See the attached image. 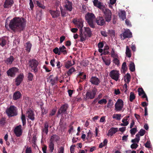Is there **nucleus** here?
Wrapping results in <instances>:
<instances>
[{
    "label": "nucleus",
    "instance_id": "5701e85b",
    "mask_svg": "<svg viewBox=\"0 0 153 153\" xmlns=\"http://www.w3.org/2000/svg\"><path fill=\"white\" fill-rule=\"evenodd\" d=\"M68 106L67 104H65L63 105L60 108L59 110L58 111V114H60L62 113H64L67 110Z\"/></svg>",
    "mask_w": 153,
    "mask_h": 153
},
{
    "label": "nucleus",
    "instance_id": "423d86ee",
    "mask_svg": "<svg viewBox=\"0 0 153 153\" xmlns=\"http://www.w3.org/2000/svg\"><path fill=\"white\" fill-rule=\"evenodd\" d=\"M103 13L104 14V17L105 21L109 22L111 18V11L108 9L104 8L103 9Z\"/></svg>",
    "mask_w": 153,
    "mask_h": 153
},
{
    "label": "nucleus",
    "instance_id": "09e8293b",
    "mask_svg": "<svg viewBox=\"0 0 153 153\" xmlns=\"http://www.w3.org/2000/svg\"><path fill=\"white\" fill-rule=\"evenodd\" d=\"M21 119L22 121L23 125H25L26 124V119L25 115L22 113V114Z\"/></svg>",
    "mask_w": 153,
    "mask_h": 153
},
{
    "label": "nucleus",
    "instance_id": "f704fd0d",
    "mask_svg": "<svg viewBox=\"0 0 153 153\" xmlns=\"http://www.w3.org/2000/svg\"><path fill=\"white\" fill-rule=\"evenodd\" d=\"M111 56L113 58L118 57L117 54L115 51V50L114 48H112L111 51Z\"/></svg>",
    "mask_w": 153,
    "mask_h": 153
},
{
    "label": "nucleus",
    "instance_id": "ea45409f",
    "mask_svg": "<svg viewBox=\"0 0 153 153\" xmlns=\"http://www.w3.org/2000/svg\"><path fill=\"white\" fill-rule=\"evenodd\" d=\"M48 123H45V124L44 128L43 130V132L45 133L46 134H47L48 133Z\"/></svg>",
    "mask_w": 153,
    "mask_h": 153
},
{
    "label": "nucleus",
    "instance_id": "bb28decb",
    "mask_svg": "<svg viewBox=\"0 0 153 153\" xmlns=\"http://www.w3.org/2000/svg\"><path fill=\"white\" fill-rule=\"evenodd\" d=\"M138 94L139 96H141L143 95L142 97L143 98H146V100L148 101V98L147 97L144 92L143 89L142 88H139L138 89Z\"/></svg>",
    "mask_w": 153,
    "mask_h": 153
},
{
    "label": "nucleus",
    "instance_id": "774afa93",
    "mask_svg": "<svg viewBox=\"0 0 153 153\" xmlns=\"http://www.w3.org/2000/svg\"><path fill=\"white\" fill-rule=\"evenodd\" d=\"M101 33L102 36H104L106 37L107 36V33L105 31H101Z\"/></svg>",
    "mask_w": 153,
    "mask_h": 153
},
{
    "label": "nucleus",
    "instance_id": "7c9ffc66",
    "mask_svg": "<svg viewBox=\"0 0 153 153\" xmlns=\"http://www.w3.org/2000/svg\"><path fill=\"white\" fill-rule=\"evenodd\" d=\"M118 15L120 18L123 20H124L126 18V12L124 11H121L119 13Z\"/></svg>",
    "mask_w": 153,
    "mask_h": 153
},
{
    "label": "nucleus",
    "instance_id": "a211bd4d",
    "mask_svg": "<svg viewBox=\"0 0 153 153\" xmlns=\"http://www.w3.org/2000/svg\"><path fill=\"white\" fill-rule=\"evenodd\" d=\"M14 1L13 0H6L4 5V8H8L10 7L13 4Z\"/></svg>",
    "mask_w": 153,
    "mask_h": 153
},
{
    "label": "nucleus",
    "instance_id": "9b49d317",
    "mask_svg": "<svg viewBox=\"0 0 153 153\" xmlns=\"http://www.w3.org/2000/svg\"><path fill=\"white\" fill-rule=\"evenodd\" d=\"M18 71V69L17 68H13L7 71V74L8 76L11 77H13L15 76Z\"/></svg>",
    "mask_w": 153,
    "mask_h": 153
},
{
    "label": "nucleus",
    "instance_id": "412c9836",
    "mask_svg": "<svg viewBox=\"0 0 153 153\" xmlns=\"http://www.w3.org/2000/svg\"><path fill=\"white\" fill-rule=\"evenodd\" d=\"M26 115L31 120H33L34 119V115L33 111L31 109L28 110Z\"/></svg>",
    "mask_w": 153,
    "mask_h": 153
},
{
    "label": "nucleus",
    "instance_id": "13d9d810",
    "mask_svg": "<svg viewBox=\"0 0 153 153\" xmlns=\"http://www.w3.org/2000/svg\"><path fill=\"white\" fill-rule=\"evenodd\" d=\"M145 146L147 148H150L151 147V145L150 141H148L145 145Z\"/></svg>",
    "mask_w": 153,
    "mask_h": 153
},
{
    "label": "nucleus",
    "instance_id": "1a4fd4ad",
    "mask_svg": "<svg viewBox=\"0 0 153 153\" xmlns=\"http://www.w3.org/2000/svg\"><path fill=\"white\" fill-rule=\"evenodd\" d=\"M97 92V90L94 88L91 91L88 92L86 94V98L92 99L94 98Z\"/></svg>",
    "mask_w": 153,
    "mask_h": 153
},
{
    "label": "nucleus",
    "instance_id": "603ef678",
    "mask_svg": "<svg viewBox=\"0 0 153 153\" xmlns=\"http://www.w3.org/2000/svg\"><path fill=\"white\" fill-rule=\"evenodd\" d=\"M107 100L105 99H103L99 101L98 103L100 104H105L107 103Z\"/></svg>",
    "mask_w": 153,
    "mask_h": 153
},
{
    "label": "nucleus",
    "instance_id": "4c0bfd02",
    "mask_svg": "<svg viewBox=\"0 0 153 153\" xmlns=\"http://www.w3.org/2000/svg\"><path fill=\"white\" fill-rule=\"evenodd\" d=\"M52 76H50L49 78V80H50L51 83L52 85H54L55 83L56 82L57 80V76L54 78L53 79L52 78Z\"/></svg>",
    "mask_w": 153,
    "mask_h": 153
},
{
    "label": "nucleus",
    "instance_id": "052dcab7",
    "mask_svg": "<svg viewBox=\"0 0 153 153\" xmlns=\"http://www.w3.org/2000/svg\"><path fill=\"white\" fill-rule=\"evenodd\" d=\"M60 9L62 16H64L65 15L66 13V11L65 10H63L61 8Z\"/></svg>",
    "mask_w": 153,
    "mask_h": 153
},
{
    "label": "nucleus",
    "instance_id": "9d476101",
    "mask_svg": "<svg viewBox=\"0 0 153 153\" xmlns=\"http://www.w3.org/2000/svg\"><path fill=\"white\" fill-rule=\"evenodd\" d=\"M57 136L56 135L52 136L51 137L50 143L49 145V147L50 152H52L54 149V144L53 142L55 141V138Z\"/></svg>",
    "mask_w": 153,
    "mask_h": 153
},
{
    "label": "nucleus",
    "instance_id": "8fccbe9b",
    "mask_svg": "<svg viewBox=\"0 0 153 153\" xmlns=\"http://www.w3.org/2000/svg\"><path fill=\"white\" fill-rule=\"evenodd\" d=\"M137 131V127L131 128L130 130V132L132 135H134Z\"/></svg>",
    "mask_w": 153,
    "mask_h": 153
},
{
    "label": "nucleus",
    "instance_id": "0e129e2a",
    "mask_svg": "<svg viewBox=\"0 0 153 153\" xmlns=\"http://www.w3.org/2000/svg\"><path fill=\"white\" fill-rule=\"evenodd\" d=\"M31 148L27 147L25 151V153H31Z\"/></svg>",
    "mask_w": 153,
    "mask_h": 153
},
{
    "label": "nucleus",
    "instance_id": "0eeeda50",
    "mask_svg": "<svg viewBox=\"0 0 153 153\" xmlns=\"http://www.w3.org/2000/svg\"><path fill=\"white\" fill-rule=\"evenodd\" d=\"M109 75L112 79L117 81L119 79L120 74L119 71L116 70H113L110 72Z\"/></svg>",
    "mask_w": 153,
    "mask_h": 153
},
{
    "label": "nucleus",
    "instance_id": "69168bd1",
    "mask_svg": "<svg viewBox=\"0 0 153 153\" xmlns=\"http://www.w3.org/2000/svg\"><path fill=\"white\" fill-rule=\"evenodd\" d=\"M122 69L123 70H125L127 68L125 62H124L123 63L122 65Z\"/></svg>",
    "mask_w": 153,
    "mask_h": 153
},
{
    "label": "nucleus",
    "instance_id": "72a5a7b5",
    "mask_svg": "<svg viewBox=\"0 0 153 153\" xmlns=\"http://www.w3.org/2000/svg\"><path fill=\"white\" fill-rule=\"evenodd\" d=\"M126 56L128 58H130L131 56V51L128 46H126Z\"/></svg>",
    "mask_w": 153,
    "mask_h": 153
},
{
    "label": "nucleus",
    "instance_id": "c85d7f7f",
    "mask_svg": "<svg viewBox=\"0 0 153 153\" xmlns=\"http://www.w3.org/2000/svg\"><path fill=\"white\" fill-rule=\"evenodd\" d=\"M7 39L8 38L6 37H4L0 39V45L2 47L6 45Z\"/></svg>",
    "mask_w": 153,
    "mask_h": 153
},
{
    "label": "nucleus",
    "instance_id": "39448f33",
    "mask_svg": "<svg viewBox=\"0 0 153 153\" xmlns=\"http://www.w3.org/2000/svg\"><path fill=\"white\" fill-rule=\"evenodd\" d=\"M16 108L14 106H11L7 109L6 113L8 116L10 117L16 115L17 114Z\"/></svg>",
    "mask_w": 153,
    "mask_h": 153
},
{
    "label": "nucleus",
    "instance_id": "ddd939ff",
    "mask_svg": "<svg viewBox=\"0 0 153 153\" xmlns=\"http://www.w3.org/2000/svg\"><path fill=\"white\" fill-rule=\"evenodd\" d=\"M22 126L19 125L17 126L14 129L15 134L17 137H19L22 133V131L21 129Z\"/></svg>",
    "mask_w": 153,
    "mask_h": 153
},
{
    "label": "nucleus",
    "instance_id": "338daca9",
    "mask_svg": "<svg viewBox=\"0 0 153 153\" xmlns=\"http://www.w3.org/2000/svg\"><path fill=\"white\" fill-rule=\"evenodd\" d=\"M29 4L30 8L31 9H32L34 7V5L32 1V0H30Z\"/></svg>",
    "mask_w": 153,
    "mask_h": 153
},
{
    "label": "nucleus",
    "instance_id": "e433bc0d",
    "mask_svg": "<svg viewBox=\"0 0 153 153\" xmlns=\"http://www.w3.org/2000/svg\"><path fill=\"white\" fill-rule=\"evenodd\" d=\"M121 115L120 114H114L113 115L112 117L117 120H120L121 118Z\"/></svg>",
    "mask_w": 153,
    "mask_h": 153
},
{
    "label": "nucleus",
    "instance_id": "cd10ccee",
    "mask_svg": "<svg viewBox=\"0 0 153 153\" xmlns=\"http://www.w3.org/2000/svg\"><path fill=\"white\" fill-rule=\"evenodd\" d=\"M75 64V62L74 60H73V62L71 61H68L65 62V67L68 69Z\"/></svg>",
    "mask_w": 153,
    "mask_h": 153
},
{
    "label": "nucleus",
    "instance_id": "58836bf2",
    "mask_svg": "<svg viewBox=\"0 0 153 153\" xmlns=\"http://www.w3.org/2000/svg\"><path fill=\"white\" fill-rule=\"evenodd\" d=\"M60 52H62L64 54L67 53V51L66 50V48L64 45H62V47L59 48Z\"/></svg>",
    "mask_w": 153,
    "mask_h": 153
},
{
    "label": "nucleus",
    "instance_id": "a18cd8bd",
    "mask_svg": "<svg viewBox=\"0 0 153 153\" xmlns=\"http://www.w3.org/2000/svg\"><path fill=\"white\" fill-rule=\"evenodd\" d=\"M75 71V69L74 68L72 67L69 69L67 72V74L68 76H70Z\"/></svg>",
    "mask_w": 153,
    "mask_h": 153
},
{
    "label": "nucleus",
    "instance_id": "a19ab883",
    "mask_svg": "<svg viewBox=\"0 0 153 153\" xmlns=\"http://www.w3.org/2000/svg\"><path fill=\"white\" fill-rule=\"evenodd\" d=\"M113 105V102L112 100L110 99L108 101L107 107L108 108H112Z\"/></svg>",
    "mask_w": 153,
    "mask_h": 153
},
{
    "label": "nucleus",
    "instance_id": "f3484780",
    "mask_svg": "<svg viewBox=\"0 0 153 153\" xmlns=\"http://www.w3.org/2000/svg\"><path fill=\"white\" fill-rule=\"evenodd\" d=\"M24 78V75L23 74H20L19 75L16 79V84L17 85H19L20 84Z\"/></svg>",
    "mask_w": 153,
    "mask_h": 153
},
{
    "label": "nucleus",
    "instance_id": "864d4df0",
    "mask_svg": "<svg viewBox=\"0 0 153 153\" xmlns=\"http://www.w3.org/2000/svg\"><path fill=\"white\" fill-rule=\"evenodd\" d=\"M53 52L56 54H58L59 55H60V54L59 50L57 47L56 48L53 50Z\"/></svg>",
    "mask_w": 153,
    "mask_h": 153
},
{
    "label": "nucleus",
    "instance_id": "6ab92c4d",
    "mask_svg": "<svg viewBox=\"0 0 153 153\" xmlns=\"http://www.w3.org/2000/svg\"><path fill=\"white\" fill-rule=\"evenodd\" d=\"M123 39L127 38H130L132 36V33L128 29L126 30L123 33Z\"/></svg>",
    "mask_w": 153,
    "mask_h": 153
},
{
    "label": "nucleus",
    "instance_id": "4d7b16f0",
    "mask_svg": "<svg viewBox=\"0 0 153 153\" xmlns=\"http://www.w3.org/2000/svg\"><path fill=\"white\" fill-rule=\"evenodd\" d=\"M146 132L143 129H141L140 131L139 132V135L142 136L144 135Z\"/></svg>",
    "mask_w": 153,
    "mask_h": 153
},
{
    "label": "nucleus",
    "instance_id": "f03ea898",
    "mask_svg": "<svg viewBox=\"0 0 153 153\" xmlns=\"http://www.w3.org/2000/svg\"><path fill=\"white\" fill-rule=\"evenodd\" d=\"M79 32V36L82 42L85 40L87 37H91L92 34L90 28L87 27H84L83 32L82 28H80Z\"/></svg>",
    "mask_w": 153,
    "mask_h": 153
},
{
    "label": "nucleus",
    "instance_id": "2f4dec72",
    "mask_svg": "<svg viewBox=\"0 0 153 153\" xmlns=\"http://www.w3.org/2000/svg\"><path fill=\"white\" fill-rule=\"evenodd\" d=\"M21 96V94L19 91L15 92L13 95V98L14 100H16L19 98Z\"/></svg>",
    "mask_w": 153,
    "mask_h": 153
},
{
    "label": "nucleus",
    "instance_id": "4be33fe9",
    "mask_svg": "<svg viewBox=\"0 0 153 153\" xmlns=\"http://www.w3.org/2000/svg\"><path fill=\"white\" fill-rule=\"evenodd\" d=\"M90 82L91 83L96 85H98L100 82V80L98 78L93 76L90 79Z\"/></svg>",
    "mask_w": 153,
    "mask_h": 153
},
{
    "label": "nucleus",
    "instance_id": "a878e982",
    "mask_svg": "<svg viewBox=\"0 0 153 153\" xmlns=\"http://www.w3.org/2000/svg\"><path fill=\"white\" fill-rule=\"evenodd\" d=\"M51 15L53 18H55L58 17L60 14V12L59 11H53L50 10L49 11Z\"/></svg>",
    "mask_w": 153,
    "mask_h": 153
},
{
    "label": "nucleus",
    "instance_id": "473e14b6",
    "mask_svg": "<svg viewBox=\"0 0 153 153\" xmlns=\"http://www.w3.org/2000/svg\"><path fill=\"white\" fill-rule=\"evenodd\" d=\"M140 140V137L139 134H137L136 135V137L134 139L131 140V142L134 143H138Z\"/></svg>",
    "mask_w": 153,
    "mask_h": 153
},
{
    "label": "nucleus",
    "instance_id": "2eb2a0df",
    "mask_svg": "<svg viewBox=\"0 0 153 153\" xmlns=\"http://www.w3.org/2000/svg\"><path fill=\"white\" fill-rule=\"evenodd\" d=\"M102 59L105 64L107 66H109L111 64V60L110 58L107 56H102Z\"/></svg>",
    "mask_w": 153,
    "mask_h": 153
},
{
    "label": "nucleus",
    "instance_id": "dca6fc26",
    "mask_svg": "<svg viewBox=\"0 0 153 153\" xmlns=\"http://www.w3.org/2000/svg\"><path fill=\"white\" fill-rule=\"evenodd\" d=\"M129 116L125 117L122 120V122L123 123L120 124V126H127L129 123Z\"/></svg>",
    "mask_w": 153,
    "mask_h": 153
},
{
    "label": "nucleus",
    "instance_id": "393cba45",
    "mask_svg": "<svg viewBox=\"0 0 153 153\" xmlns=\"http://www.w3.org/2000/svg\"><path fill=\"white\" fill-rule=\"evenodd\" d=\"M65 3V7L67 10L70 11H71L72 9V3L68 0H66Z\"/></svg>",
    "mask_w": 153,
    "mask_h": 153
},
{
    "label": "nucleus",
    "instance_id": "c9c22d12",
    "mask_svg": "<svg viewBox=\"0 0 153 153\" xmlns=\"http://www.w3.org/2000/svg\"><path fill=\"white\" fill-rule=\"evenodd\" d=\"M131 76L129 74L127 73L125 76V81L127 83H128L130 81Z\"/></svg>",
    "mask_w": 153,
    "mask_h": 153
},
{
    "label": "nucleus",
    "instance_id": "79ce46f5",
    "mask_svg": "<svg viewBox=\"0 0 153 153\" xmlns=\"http://www.w3.org/2000/svg\"><path fill=\"white\" fill-rule=\"evenodd\" d=\"M129 69L131 71H134L135 70V67L134 63L131 62L129 65Z\"/></svg>",
    "mask_w": 153,
    "mask_h": 153
},
{
    "label": "nucleus",
    "instance_id": "aec40b11",
    "mask_svg": "<svg viewBox=\"0 0 153 153\" xmlns=\"http://www.w3.org/2000/svg\"><path fill=\"white\" fill-rule=\"evenodd\" d=\"M94 5L100 9H102L104 6L98 0H94L93 1Z\"/></svg>",
    "mask_w": 153,
    "mask_h": 153
},
{
    "label": "nucleus",
    "instance_id": "f8f14e48",
    "mask_svg": "<svg viewBox=\"0 0 153 153\" xmlns=\"http://www.w3.org/2000/svg\"><path fill=\"white\" fill-rule=\"evenodd\" d=\"M73 22L78 28H82L83 26V22L81 19H74L73 20Z\"/></svg>",
    "mask_w": 153,
    "mask_h": 153
},
{
    "label": "nucleus",
    "instance_id": "6e6552de",
    "mask_svg": "<svg viewBox=\"0 0 153 153\" xmlns=\"http://www.w3.org/2000/svg\"><path fill=\"white\" fill-rule=\"evenodd\" d=\"M123 101L121 99H118L115 105V110L117 111H121L123 108Z\"/></svg>",
    "mask_w": 153,
    "mask_h": 153
},
{
    "label": "nucleus",
    "instance_id": "3c124183",
    "mask_svg": "<svg viewBox=\"0 0 153 153\" xmlns=\"http://www.w3.org/2000/svg\"><path fill=\"white\" fill-rule=\"evenodd\" d=\"M36 4L39 7L41 8L42 9H44L45 8V7L44 5L38 1H36Z\"/></svg>",
    "mask_w": 153,
    "mask_h": 153
},
{
    "label": "nucleus",
    "instance_id": "680f3d73",
    "mask_svg": "<svg viewBox=\"0 0 153 153\" xmlns=\"http://www.w3.org/2000/svg\"><path fill=\"white\" fill-rule=\"evenodd\" d=\"M64 148L61 146L60 147L58 151V153H64Z\"/></svg>",
    "mask_w": 153,
    "mask_h": 153
},
{
    "label": "nucleus",
    "instance_id": "e2e57ef3",
    "mask_svg": "<svg viewBox=\"0 0 153 153\" xmlns=\"http://www.w3.org/2000/svg\"><path fill=\"white\" fill-rule=\"evenodd\" d=\"M55 59L54 58H53V59H51L50 61V64L53 67L55 66L54 62H55Z\"/></svg>",
    "mask_w": 153,
    "mask_h": 153
},
{
    "label": "nucleus",
    "instance_id": "f257e3e1",
    "mask_svg": "<svg viewBox=\"0 0 153 153\" xmlns=\"http://www.w3.org/2000/svg\"><path fill=\"white\" fill-rule=\"evenodd\" d=\"M25 24L24 19L14 18L10 21L9 26L14 31H21L24 29Z\"/></svg>",
    "mask_w": 153,
    "mask_h": 153
},
{
    "label": "nucleus",
    "instance_id": "bf43d9fd",
    "mask_svg": "<svg viewBox=\"0 0 153 153\" xmlns=\"http://www.w3.org/2000/svg\"><path fill=\"white\" fill-rule=\"evenodd\" d=\"M92 134L91 132L89 130L87 134V139H91V137Z\"/></svg>",
    "mask_w": 153,
    "mask_h": 153
},
{
    "label": "nucleus",
    "instance_id": "5fc2aeb1",
    "mask_svg": "<svg viewBox=\"0 0 153 153\" xmlns=\"http://www.w3.org/2000/svg\"><path fill=\"white\" fill-rule=\"evenodd\" d=\"M33 76V74L31 73H28L27 77L29 80L32 81Z\"/></svg>",
    "mask_w": 153,
    "mask_h": 153
},
{
    "label": "nucleus",
    "instance_id": "c756f323",
    "mask_svg": "<svg viewBox=\"0 0 153 153\" xmlns=\"http://www.w3.org/2000/svg\"><path fill=\"white\" fill-rule=\"evenodd\" d=\"M25 50L28 53H29L32 47V44L30 42H27L25 45Z\"/></svg>",
    "mask_w": 153,
    "mask_h": 153
},
{
    "label": "nucleus",
    "instance_id": "c03bdc74",
    "mask_svg": "<svg viewBox=\"0 0 153 153\" xmlns=\"http://www.w3.org/2000/svg\"><path fill=\"white\" fill-rule=\"evenodd\" d=\"M13 60V56H10L7 59L6 62L7 64H10L12 63Z\"/></svg>",
    "mask_w": 153,
    "mask_h": 153
},
{
    "label": "nucleus",
    "instance_id": "4468645a",
    "mask_svg": "<svg viewBox=\"0 0 153 153\" xmlns=\"http://www.w3.org/2000/svg\"><path fill=\"white\" fill-rule=\"evenodd\" d=\"M96 22L99 25L103 26L105 24V21L102 17H97L96 19Z\"/></svg>",
    "mask_w": 153,
    "mask_h": 153
},
{
    "label": "nucleus",
    "instance_id": "6e6d98bb",
    "mask_svg": "<svg viewBox=\"0 0 153 153\" xmlns=\"http://www.w3.org/2000/svg\"><path fill=\"white\" fill-rule=\"evenodd\" d=\"M138 146V145L137 143H133V144H131L130 147L132 149H136Z\"/></svg>",
    "mask_w": 153,
    "mask_h": 153
},
{
    "label": "nucleus",
    "instance_id": "20e7f679",
    "mask_svg": "<svg viewBox=\"0 0 153 153\" xmlns=\"http://www.w3.org/2000/svg\"><path fill=\"white\" fill-rule=\"evenodd\" d=\"M38 61L35 59H32L29 61L28 64L31 71L35 73L37 72L38 70Z\"/></svg>",
    "mask_w": 153,
    "mask_h": 153
},
{
    "label": "nucleus",
    "instance_id": "de8ad7c7",
    "mask_svg": "<svg viewBox=\"0 0 153 153\" xmlns=\"http://www.w3.org/2000/svg\"><path fill=\"white\" fill-rule=\"evenodd\" d=\"M135 96L133 92L130 93V96L129 97V100L130 101L132 102L135 99Z\"/></svg>",
    "mask_w": 153,
    "mask_h": 153
},
{
    "label": "nucleus",
    "instance_id": "b1692460",
    "mask_svg": "<svg viewBox=\"0 0 153 153\" xmlns=\"http://www.w3.org/2000/svg\"><path fill=\"white\" fill-rule=\"evenodd\" d=\"M118 131V128H111L108 131L107 135L108 136H112Z\"/></svg>",
    "mask_w": 153,
    "mask_h": 153
},
{
    "label": "nucleus",
    "instance_id": "7ed1b4c3",
    "mask_svg": "<svg viewBox=\"0 0 153 153\" xmlns=\"http://www.w3.org/2000/svg\"><path fill=\"white\" fill-rule=\"evenodd\" d=\"M85 17L89 25L91 27L94 28L95 27L94 21L95 19L94 15L92 13H88L86 15Z\"/></svg>",
    "mask_w": 153,
    "mask_h": 153
},
{
    "label": "nucleus",
    "instance_id": "37998d69",
    "mask_svg": "<svg viewBox=\"0 0 153 153\" xmlns=\"http://www.w3.org/2000/svg\"><path fill=\"white\" fill-rule=\"evenodd\" d=\"M108 34L111 36L114 37L115 36V33L114 30H108Z\"/></svg>",
    "mask_w": 153,
    "mask_h": 153
},
{
    "label": "nucleus",
    "instance_id": "49530a36",
    "mask_svg": "<svg viewBox=\"0 0 153 153\" xmlns=\"http://www.w3.org/2000/svg\"><path fill=\"white\" fill-rule=\"evenodd\" d=\"M118 57L114 58L112 60L113 63H114L116 65H119V60L118 59Z\"/></svg>",
    "mask_w": 153,
    "mask_h": 153
}]
</instances>
